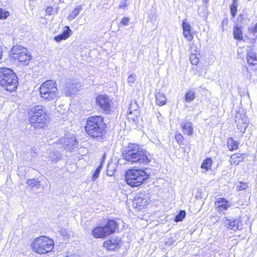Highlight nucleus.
<instances>
[{"label":"nucleus","mask_w":257,"mask_h":257,"mask_svg":"<svg viewBox=\"0 0 257 257\" xmlns=\"http://www.w3.org/2000/svg\"><path fill=\"white\" fill-rule=\"evenodd\" d=\"M122 158L131 164L148 165L151 161V154L141 145L129 143L121 151Z\"/></svg>","instance_id":"nucleus-1"},{"label":"nucleus","mask_w":257,"mask_h":257,"mask_svg":"<svg viewBox=\"0 0 257 257\" xmlns=\"http://www.w3.org/2000/svg\"><path fill=\"white\" fill-rule=\"evenodd\" d=\"M106 124L100 115L89 116L85 126L86 133L93 140L101 141L106 133Z\"/></svg>","instance_id":"nucleus-2"},{"label":"nucleus","mask_w":257,"mask_h":257,"mask_svg":"<svg viewBox=\"0 0 257 257\" xmlns=\"http://www.w3.org/2000/svg\"><path fill=\"white\" fill-rule=\"evenodd\" d=\"M30 122L36 128L44 127L48 120L46 108L42 105H36L30 108Z\"/></svg>","instance_id":"nucleus-3"},{"label":"nucleus","mask_w":257,"mask_h":257,"mask_svg":"<svg viewBox=\"0 0 257 257\" xmlns=\"http://www.w3.org/2000/svg\"><path fill=\"white\" fill-rule=\"evenodd\" d=\"M18 78L14 71L9 68H0V85L6 90L13 92L18 85Z\"/></svg>","instance_id":"nucleus-4"},{"label":"nucleus","mask_w":257,"mask_h":257,"mask_svg":"<svg viewBox=\"0 0 257 257\" xmlns=\"http://www.w3.org/2000/svg\"><path fill=\"white\" fill-rule=\"evenodd\" d=\"M149 175L145 170L132 169L125 173V179L126 183L132 187H136L142 185L148 178Z\"/></svg>","instance_id":"nucleus-5"},{"label":"nucleus","mask_w":257,"mask_h":257,"mask_svg":"<svg viewBox=\"0 0 257 257\" xmlns=\"http://www.w3.org/2000/svg\"><path fill=\"white\" fill-rule=\"evenodd\" d=\"M118 228V223L114 219H108L104 225H98L92 230L95 238H105L113 233Z\"/></svg>","instance_id":"nucleus-6"},{"label":"nucleus","mask_w":257,"mask_h":257,"mask_svg":"<svg viewBox=\"0 0 257 257\" xmlns=\"http://www.w3.org/2000/svg\"><path fill=\"white\" fill-rule=\"evenodd\" d=\"M33 248L39 254H44L51 251L54 248V241L52 239L42 236L37 238L34 241Z\"/></svg>","instance_id":"nucleus-7"},{"label":"nucleus","mask_w":257,"mask_h":257,"mask_svg":"<svg viewBox=\"0 0 257 257\" xmlns=\"http://www.w3.org/2000/svg\"><path fill=\"white\" fill-rule=\"evenodd\" d=\"M62 87L63 92L66 96H68L78 91L80 84L76 79L69 78L65 79V84Z\"/></svg>","instance_id":"nucleus-8"},{"label":"nucleus","mask_w":257,"mask_h":257,"mask_svg":"<svg viewBox=\"0 0 257 257\" xmlns=\"http://www.w3.org/2000/svg\"><path fill=\"white\" fill-rule=\"evenodd\" d=\"M222 222L224 226L228 229L240 230L242 227L240 217H225L222 219Z\"/></svg>","instance_id":"nucleus-9"},{"label":"nucleus","mask_w":257,"mask_h":257,"mask_svg":"<svg viewBox=\"0 0 257 257\" xmlns=\"http://www.w3.org/2000/svg\"><path fill=\"white\" fill-rule=\"evenodd\" d=\"M111 100L107 95H98L96 97V104L106 114H109L111 111Z\"/></svg>","instance_id":"nucleus-10"},{"label":"nucleus","mask_w":257,"mask_h":257,"mask_svg":"<svg viewBox=\"0 0 257 257\" xmlns=\"http://www.w3.org/2000/svg\"><path fill=\"white\" fill-rule=\"evenodd\" d=\"M235 121L236 123L238 130L242 133H244L248 126L247 118L244 113L237 112L235 116Z\"/></svg>","instance_id":"nucleus-11"},{"label":"nucleus","mask_w":257,"mask_h":257,"mask_svg":"<svg viewBox=\"0 0 257 257\" xmlns=\"http://www.w3.org/2000/svg\"><path fill=\"white\" fill-rule=\"evenodd\" d=\"M60 143L64 149L71 151L77 144L78 141L73 135H69L60 139Z\"/></svg>","instance_id":"nucleus-12"},{"label":"nucleus","mask_w":257,"mask_h":257,"mask_svg":"<svg viewBox=\"0 0 257 257\" xmlns=\"http://www.w3.org/2000/svg\"><path fill=\"white\" fill-rule=\"evenodd\" d=\"M127 117L130 121H132L135 123H137L139 122L140 111L138 109V105L136 102L131 103L128 108Z\"/></svg>","instance_id":"nucleus-13"},{"label":"nucleus","mask_w":257,"mask_h":257,"mask_svg":"<svg viewBox=\"0 0 257 257\" xmlns=\"http://www.w3.org/2000/svg\"><path fill=\"white\" fill-rule=\"evenodd\" d=\"M249 49L246 52V61L249 67H251L253 70L257 69V56L256 52L253 50L251 47H249Z\"/></svg>","instance_id":"nucleus-14"},{"label":"nucleus","mask_w":257,"mask_h":257,"mask_svg":"<svg viewBox=\"0 0 257 257\" xmlns=\"http://www.w3.org/2000/svg\"><path fill=\"white\" fill-rule=\"evenodd\" d=\"M55 90L57 91L58 88L56 86V82L52 80H48L45 81L43 84L40 86L39 88L40 93H46V92H48V91H52Z\"/></svg>","instance_id":"nucleus-15"},{"label":"nucleus","mask_w":257,"mask_h":257,"mask_svg":"<svg viewBox=\"0 0 257 257\" xmlns=\"http://www.w3.org/2000/svg\"><path fill=\"white\" fill-rule=\"evenodd\" d=\"M121 239L118 237H112L103 242V246L104 248L110 250H113L120 246Z\"/></svg>","instance_id":"nucleus-16"},{"label":"nucleus","mask_w":257,"mask_h":257,"mask_svg":"<svg viewBox=\"0 0 257 257\" xmlns=\"http://www.w3.org/2000/svg\"><path fill=\"white\" fill-rule=\"evenodd\" d=\"M182 27L184 37L188 41L191 42L193 39V34L192 33V28L190 24L186 19H184L183 21Z\"/></svg>","instance_id":"nucleus-17"},{"label":"nucleus","mask_w":257,"mask_h":257,"mask_svg":"<svg viewBox=\"0 0 257 257\" xmlns=\"http://www.w3.org/2000/svg\"><path fill=\"white\" fill-rule=\"evenodd\" d=\"M215 205L218 208V211L222 212L224 210H226L229 207L228 201L223 198H218L215 202Z\"/></svg>","instance_id":"nucleus-18"},{"label":"nucleus","mask_w":257,"mask_h":257,"mask_svg":"<svg viewBox=\"0 0 257 257\" xmlns=\"http://www.w3.org/2000/svg\"><path fill=\"white\" fill-rule=\"evenodd\" d=\"M72 34V31L69 26H65L63 32L57 36H55L54 40L57 42L65 40L68 39Z\"/></svg>","instance_id":"nucleus-19"},{"label":"nucleus","mask_w":257,"mask_h":257,"mask_svg":"<svg viewBox=\"0 0 257 257\" xmlns=\"http://www.w3.org/2000/svg\"><path fill=\"white\" fill-rule=\"evenodd\" d=\"M23 50L25 51V52L22 53V55H19L16 60L24 65H28L32 56L27 49H23Z\"/></svg>","instance_id":"nucleus-20"},{"label":"nucleus","mask_w":257,"mask_h":257,"mask_svg":"<svg viewBox=\"0 0 257 257\" xmlns=\"http://www.w3.org/2000/svg\"><path fill=\"white\" fill-rule=\"evenodd\" d=\"M46 93H40V94L42 98L47 101L56 100L59 97L58 90L48 91Z\"/></svg>","instance_id":"nucleus-21"},{"label":"nucleus","mask_w":257,"mask_h":257,"mask_svg":"<svg viewBox=\"0 0 257 257\" xmlns=\"http://www.w3.org/2000/svg\"><path fill=\"white\" fill-rule=\"evenodd\" d=\"M233 36L234 39L242 41L243 39L242 27L237 24L234 25L233 29Z\"/></svg>","instance_id":"nucleus-22"},{"label":"nucleus","mask_w":257,"mask_h":257,"mask_svg":"<svg viewBox=\"0 0 257 257\" xmlns=\"http://www.w3.org/2000/svg\"><path fill=\"white\" fill-rule=\"evenodd\" d=\"M180 125L184 133H186L188 136H191L193 134V124L191 121H182L180 123Z\"/></svg>","instance_id":"nucleus-23"},{"label":"nucleus","mask_w":257,"mask_h":257,"mask_svg":"<svg viewBox=\"0 0 257 257\" xmlns=\"http://www.w3.org/2000/svg\"><path fill=\"white\" fill-rule=\"evenodd\" d=\"M23 49L26 48L19 45H14L12 48L11 50V55L14 60H16L19 55H22V53L25 52V51H23Z\"/></svg>","instance_id":"nucleus-24"},{"label":"nucleus","mask_w":257,"mask_h":257,"mask_svg":"<svg viewBox=\"0 0 257 257\" xmlns=\"http://www.w3.org/2000/svg\"><path fill=\"white\" fill-rule=\"evenodd\" d=\"M245 155L244 154L236 153L232 155L229 159V161L231 165H238L239 163L243 161Z\"/></svg>","instance_id":"nucleus-25"},{"label":"nucleus","mask_w":257,"mask_h":257,"mask_svg":"<svg viewBox=\"0 0 257 257\" xmlns=\"http://www.w3.org/2000/svg\"><path fill=\"white\" fill-rule=\"evenodd\" d=\"M156 104L159 106H163L166 104L167 98L165 94L159 91L155 95Z\"/></svg>","instance_id":"nucleus-26"},{"label":"nucleus","mask_w":257,"mask_h":257,"mask_svg":"<svg viewBox=\"0 0 257 257\" xmlns=\"http://www.w3.org/2000/svg\"><path fill=\"white\" fill-rule=\"evenodd\" d=\"M148 200L146 198H143V195H139L135 197L133 204L136 205L137 207H145L148 204Z\"/></svg>","instance_id":"nucleus-27"},{"label":"nucleus","mask_w":257,"mask_h":257,"mask_svg":"<svg viewBox=\"0 0 257 257\" xmlns=\"http://www.w3.org/2000/svg\"><path fill=\"white\" fill-rule=\"evenodd\" d=\"M196 97V92L193 88H190L185 95V100L187 102H192Z\"/></svg>","instance_id":"nucleus-28"},{"label":"nucleus","mask_w":257,"mask_h":257,"mask_svg":"<svg viewBox=\"0 0 257 257\" xmlns=\"http://www.w3.org/2000/svg\"><path fill=\"white\" fill-rule=\"evenodd\" d=\"M82 9V5H79L73 10V11L69 14L68 17V19L69 21H71L74 19L80 13V11Z\"/></svg>","instance_id":"nucleus-29"},{"label":"nucleus","mask_w":257,"mask_h":257,"mask_svg":"<svg viewBox=\"0 0 257 257\" xmlns=\"http://www.w3.org/2000/svg\"><path fill=\"white\" fill-rule=\"evenodd\" d=\"M26 184L31 188H39L41 186V183L38 179H31L27 180Z\"/></svg>","instance_id":"nucleus-30"},{"label":"nucleus","mask_w":257,"mask_h":257,"mask_svg":"<svg viewBox=\"0 0 257 257\" xmlns=\"http://www.w3.org/2000/svg\"><path fill=\"white\" fill-rule=\"evenodd\" d=\"M238 143L230 137L227 140V147L230 151H233L238 149Z\"/></svg>","instance_id":"nucleus-31"},{"label":"nucleus","mask_w":257,"mask_h":257,"mask_svg":"<svg viewBox=\"0 0 257 257\" xmlns=\"http://www.w3.org/2000/svg\"><path fill=\"white\" fill-rule=\"evenodd\" d=\"M212 165V160L211 158H207L205 159L201 164V168L208 171L211 169V167Z\"/></svg>","instance_id":"nucleus-32"},{"label":"nucleus","mask_w":257,"mask_h":257,"mask_svg":"<svg viewBox=\"0 0 257 257\" xmlns=\"http://www.w3.org/2000/svg\"><path fill=\"white\" fill-rule=\"evenodd\" d=\"M50 157L53 162H57L62 158V155L58 151L52 152L50 155Z\"/></svg>","instance_id":"nucleus-33"},{"label":"nucleus","mask_w":257,"mask_h":257,"mask_svg":"<svg viewBox=\"0 0 257 257\" xmlns=\"http://www.w3.org/2000/svg\"><path fill=\"white\" fill-rule=\"evenodd\" d=\"M186 211L184 210H181L178 214L175 216L174 221L176 222L182 221L186 216Z\"/></svg>","instance_id":"nucleus-34"},{"label":"nucleus","mask_w":257,"mask_h":257,"mask_svg":"<svg viewBox=\"0 0 257 257\" xmlns=\"http://www.w3.org/2000/svg\"><path fill=\"white\" fill-rule=\"evenodd\" d=\"M247 21L249 22V18H245L244 15L242 14H240L238 15L237 18V21L242 25H247Z\"/></svg>","instance_id":"nucleus-35"},{"label":"nucleus","mask_w":257,"mask_h":257,"mask_svg":"<svg viewBox=\"0 0 257 257\" xmlns=\"http://www.w3.org/2000/svg\"><path fill=\"white\" fill-rule=\"evenodd\" d=\"M102 167L101 165H99L95 170L94 173H93L92 176V180L95 181L96 179H97L99 176V174L100 172V171L102 169Z\"/></svg>","instance_id":"nucleus-36"},{"label":"nucleus","mask_w":257,"mask_h":257,"mask_svg":"<svg viewBox=\"0 0 257 257\" xmlns=\"http://www.w3.org/2000/svg\"><path fill=\"white\" fill-rule=\"evenodd\" d=\"M190 62L192 65H197L199 62V58L195 53H191L190 55Z\"/></svg>","instance_id":"nucleus-37"},{"label":"nucleus","mask_w":257,"mask_h":257,"mask_svg":"<svg viewBox=\"0 0 257 257\" xmlns=\"http://www.w3.org/2000/svg\"><path fill=\"white\" fill-rule=\"evenodd\" d=\"M116 169V168L115 166H113L112 165L109 164L107 166V169L106 171L107 175L109 176H112L114 174Z\"/></svg>","instance_id":"nucleus-38"},{"label":"nucleus","mask_w":257,"mask_h":257,"mask_svg":"<svg viewBox=\"0 0 257 257\" xmlns=\"http://www.w3.org/2000/svg\"><path fill=\"white\" fill-rule=\"evenodd\" d=\"M148 18L150 21H155L156 19V11L154 8H152L149 12Z\"/></svg>","instance_id":"nucleus-39"},{"label":"nucleus","mask_w":257,"mask_h":257,"mask_svg":"<svg viewBox=\"0 0 257 257\" xmlns=\"http://www.w3.org/2000/svg\"><path fill=\"white\" fill-rule=\"evenodd\" d=\"M248 187V186L247 183L243 182H239V185H237L236 189L238 191L245 190Z\"/></svg>","instance_id":"nucleus-40"},{"label":"nucleus","mask_w":257,"mask_h":257,"mask_svg":"<svg viewBox=\"0 0 257 257\" xmlns=\"http://www.w3.org/2000/svg\"><path fill=\"white\" fill-rule=\"evenodd\" d=\"M9 16V12L0 8V19H6Z\"/></svg>","instance_id":"nucleus-41"},{"label":"nucleus","mask_w":257,"mask_h":257,"mask_svg":"<svg viewBox=\"0 0 257 257\" xmlns=\"http://www.w3.org/2000/svg\"><path fill=\"white\" fill-rule=\"evenodd\" d=\"M175 140L177 142V143L180 145L183 144L184 141L183 136L181 134H176L175 136Z\"/></svg>","instance_id":"nucleus-42"},{"label":"nucleus","mask_w":257,"mask_h":257,"mask_svg":"<svg viewBox=\"0 0 257 257\" xmlns=\"http://www.w3.org/2000/svg\"><path fill=\"white\" fill-rule=\"evenodd\" d=\"M230 14L232 18H234L237 13V7L230 6Z\"/></svg>","instance_id":"nucleus-43"},{"label":"nucleus","mask_w":257,"mask_h":257,"mask_svg":"<svg viewBox=\"0 0 257 257\" xmlns=\"http://www.w3.org/2000/svg\"><path fill=\"white\" fill-rule=\"evenodd\" d=\"M136 79V75L134 74H131L127 79L128 83L130 84H132L135 82V81Z\"/></svg>","instance_id":"nucleus-44"},{"label":"nucleus","mask_w":257,"mask_h":257,"mask_svg":"<svg viewBox=\"0 0 257 257\" xmlns=\"http://www.w3.org/2000/svg\"><path fill=\"white\" fill-rule=\"evenodd\" d=\"M248 31L249 33L255 34L257 33V23L253 27H248Z\"/></svg>","instance_id":"nucleus-45"},{"label":"nucleus","mask_w":257,"mask_h":257,"mask_svg":"<svg viewBox=\"0 0 257 257\" xmlns=\"http://www.w3.org/2000/svg\"><path fill=\"white\" fill-rule=\"evenodd\" d=\"M130 20L129 18L123 17L120 22V24L123 25V26H127L130 22Z\"/></svg>","instance_id":"nucleus-46"},{"label":"nucleus","mask_w":257,"mask_h":257,"mask_svg":"<svg viewBox=\"0 0 257 257\" xmlns=\"http://www.w3.org/2000/svg\"><path fill=\"white\" fill-rule=\"evenodd\" d=\"M53 10V9L52 7H48L46 9L45 12L47 15L51 16L52 14Z\"/></svg>","instance_id":"nucleus-47"},{"label":"nucleus","mask_w":257,"mask_h":257,"mask_svg":"<svg viewBox=\"0 0 257 257\" xmlns=\"http://www.w3.org/2000/svg\"><path fill=\"white\" fill-rule=\"evenodd\" d=\"M127 0H121L119 6V8H123L126 6Z\"/></svg>","instance_id":"nucleus-48"},{"label":"nucleus","mask_w":257,"mask_h":257,"mask_svg":"<svg viewBox=\"0 0 257 257\" xmlns=\"http://www.w3.org/2000/svg\"><path fill=\"white\" fill-rule=\"evenodd\" d=\"M105 159H106V153H104L103 156H102V159H101V163H100V165H101L102 166H103V162L105 160Z\"/></svg>","instance_id":"nucleus-49"},{"label":"nucleus","mask_w":257,"mask_h":257,"mask_svg":"<svg viewBox=\"0 0 257 257\" xmlns=\"http://www.w3.org/2000/svg\"><path fill=\"white\" fill-rule=\"evenodd\" d=\"M203 5L205 6L206 8H207L209 5V0H202Z\"/></svg>","instance_id":"nucleus-50"},{"label":"nucleus","mask_w":257,"mask_h":257,"mask_svg":"<svg viewBox=\"0 0 257 257\" xmlns=\"http://www.w3.org/2000/svg\"><path fill=\"white\" fill-rule=\"evenodd\" d=\"M231 6L238 7V2H232Z\"/></svg>","instance_id":"nucleus-51"},{"label":"nucleus","mask_w":257,"mask_h":257,"mask_svg":"<svg viewBox=\"0 0 257 257\" xmlns=\"http://www.w3.org/2000/svg\"><path fill=\"white\" fill-rule=\"evenodd\" d=\"M227 22H228V20H227V19H226L225 20H223V21H222V26H223V25H224V24H226V25H227ZM222 30H223V26H222Z\"/></svg>","instance_id":"nucleus-52"},{"label":"nucleus","mask_w":257,"mask_h":257,"mask_svg":"<svg viewBox=\"0 0 257 257\" xmlns=\"http://www.w3.org/2000/svg\"><path fill=\"white\" fill-rule=\"evenodd\" d=\"M66 257H80L78 255L76 254H71L70 255H67Z\"/></svg>","instance_id":"nucleus-53"},{"label":"nucleus","mask_w":257,"mask_h":257,"mask_svg":"<svg viewBox=\"0 0 257 257\" xmlns=\"http://www.w3.org/2000/svg\"><path fill=\"white\" fill-rule=\"evenodd\" d=\"M2 55H3L2 48L0 46V60L2 59Z\"/></svg>","instance_id":"nucleus-54"},{"label":"nucleus","mask_w":257,"mask_h":257,"mask_svg":"<svg viewBox=\"0 0 257 257\" xmlns=\"http://www.w3.org/2000/svg\"><path fill=\"white\" fill-rule=\"evenodd\" d=\"M242 70H243V71H244V70L247 71L248 68L246 66H243V67H242Z\"/></svg>","instance_id":"nucleus-55"},{"label":"nucleus","mask_w":257,"mask_h":257,"mask_svg":"<svg viewBox=\"0 0 257 257\" xmlns=\"http://www.w3.org/2000/svg\"><path fill=\"white\" fill-rule=\"evenodd\" d=\"M238 2V0H232V2Z\"/></svg>","instance_id":"nucleus-56"},{"label":"nucleus","mask_w":257,"mask_h":257,"mask_svg":"<svg viewBox=\"0 0 257 257\" xmlns=\"http://www.w3.org/2000/svg\"><path fill=\"white\" fill-rule=\"evenodd\" d=\"M195 51L197 53H198L200 51V50H195Z\"/></svg>","instance_id":"nucleus-57"},{"label":"nucleus","mask_w":257,"mask_h":257,"mask_svg":"<svg viewBox=\"0 0 257 257\" xmlns=\"http://www.w3.org/2000/svg\"><path fill=\"white\" fill-rule=\"evenodd\" d=\"M134 109V108H132V110L133 111V110Z\"/></svg>","instance_id":"nucleus-58"}]
</instances>
